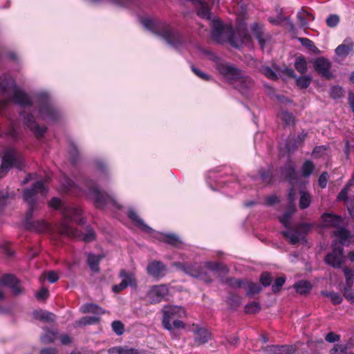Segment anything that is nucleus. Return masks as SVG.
<instances>
[{
    "label": "nucleus",
    "mask_w": 354,
    "mask_h": 354,
    "mask_svg": "<svg viewBox=\"0 0 354 354\" xmlns=\"http://www.w3.org/2000/svg\"><path fill=\"white\" fill-rule=\"evenodd\" d=\"M49 295L47 288H42L39 292L35 294V297L38 300H44L48 298Z\"/></svg>",
    "instance_id": "62"
},
{
    "label": "nucleus",
    "mask_w": 354,
    "mask_h": 354,
    "mask_svg": "<svg viewBox=\"0 0 354 354\" xmlns=\"http://www.w3.org/2000/svg\"><path fill=\"white\" fill-rule=\"evenodd\" d=\"M194 342L198 345L204 344L211 339V333L205 328L196 326L193 329Z\"/></svg>",
    "instance_id": "23"
},
{
    "label": "nucleus",
    "mask_w": 354,
    "mask_h": 354,
    "mask_svg": "<svg viewBox=\"0 0 354 354\" xmlns=\"http://www.w3.org/2000/svg\"><path fill=\"white\" fill-rule=\"evenodd\" d=\"M307 133L304 132V131L300 133L296 139L294 140L292 143L290 142H288L286 145V148L288 151H292L295 150L300 145L303 143V142L305 140V139L307 137Z\"/></svg>",
    "instance_id": "32"
},
{
    "label": "nucleus",
    "mask_w": 354,
    "mask_h": 354,
    "mask_svg": "<svg viewBox=\"0 0 354 354\" xmlns=\"http://www.w3.org/2000/svg\"><path fill=\"white\" fill-rule=\"evenodd\" d=\"M322 295L330 299L332 303L335 305L342 302V297L339 293L335 292L322 291Z\"/></svg>",
    "instance_id": "39"
},
{
    "label": "nucleus",
    "mask_w": 354,
    "mask_h": 354,
    "mask_svg": "<svg viewBox=\"0 0 354 354\" xmlns=\"http://www.w3.org/2000/svg\"><path fill=\"white\" fill-rule=\"evenodd\" d=\"M251 28L254 37L261 46V48L264 49L266 44L270 41L271 35L269 33L264 32L262 26L257 23L253 24Z\"/></svg>",
    "instance_id": "20"
},
{
    "label": "nucleus",
    "mask_w": 354,
    "mask_h": 354,
    "mask_svg": "<svg viewBox=\"0 0 354 354\" xmlns=\"http://www.w3.org/2000/svg\"><path fill=\"white\" fill-rule=\"evenodd\" d=\"M219 171L217 169H212L207 174V183L209 187L214 191L226 186L228 182L234 180V177H230V180H224V176L218 174Z\"/></svg>",
    "instance_id": "16"
},
{
    "label": "nucleus",
    "mask_w": 354,
    "mask_h": 354,
    "mask_svg": "<svg viewBox=\"0 0 354 354\" xmlns=\"http://www.w3.org/2000/svg\"><path fill=\"white\" fill-rule=\"evenodd\" d=\"M176 266L185 273L194 277L202 279L206 282H211L212 279L209 275L207 270H205L202 264L194 263H178Z\"/></svg>",
    "instance_id": "12"
},
{
    "label": "nucleus",
    "mask_w": 354,
    "mask_h": 354,
    "mask_svg": "<svg viewBox=\"0 0 354 354\" xmlns=\"http://www.w3.org/2000/svg\"><path fill=\"white\" fill-rule=\"evenodd\" d=\"M293 213V210H288L286 212L281 216L279 218L280 222L286 228L290 227V217Z\"/></svg>",
    "instance_id": "49"
},
{
    "label": "nucleus",
    "mask_w": 354,
    "mask_h": 354,
    "mask_svg": "<svg viewBox=\"0 0 354 354\" xmlns=\"http://www.w3.org/2000/svg\"><path fill=\"white\" fill-rule=\"evenodd\" d=\"M98 321L99 318L96 316H86L76 321L74 323V326L79 327L82 326L91 325L97 323Z\"/></svg>",
    "instance_id": "34"
},
{
    "label": "nucleus",
    "mask_w": 354,
    "mask_h": 354,
    "mask_svg": "<svg viewBox=\"0 0 354 354\" xmlns=\"http://www.w3.org/2000/svg\"><path fill=\"white\" fill-rule=\"evenodd\" d=\"M82 313H102V309L97 305L93 304H86L83 305L80 308Z\"/></svg>",
    "instance_id": "44"
},
{
    "label": "nucleus",
    "mask_w": 354,
    "mask_h": 354,
    "mask_svg": "<svg viewBox=\"0 0 354 354\" xmlns=\"http://www.w3.org/2000/svg\"><path fill=\"white\" fill-rule=\"evenodd\" d=\"M339 22V18L337 15H330L326 19V24L330 28L336 27Z\"/></svg>",
    "instance_id": "54"
},
{
    "label": "nucleus",
    "mask_w": 354,
    "mask_h": 354,
    "mask_svg": "<svg viewBox=\"0 0 354 354\" xmlns=\"http://www.w3.org/2000/svg\"><path fill=\"white\" fill-rule=\"evenodd\" d=\"M279 117L281 120L286 125H291L295 123V118L293 115L288 111H283L280 113Z\"/></svg>",
    "instance_id": "47"
},
{
    "label": "nucleus",
    "mask_w": 354,
    "mask_h": 354,
    "mask_svg": "<svg viewBox=\"0 0 354 354\" xmlns=\"http://www.w3.org/2000/svg\"><path fill=\"white\" fill-rule=\"evenodd\" d=\"M333 234L339 239V243L335 241L333 244L332 252L326 256L324 261L332 267L338 268L342 266L345 259L343 245L348 241L350 232L348 230L341 227L335 230Z\"/></svg>",
    "instance_id": "9"
},
{
    "label": "nucleus",
    "mask_w": 354,
    "mask_h": 354,
    "mask_svg": "<svg viewBox=\"0 0 354 354\" xmlns=\"http://www.w3.org/2000/svg\"><path fill=\"white\" fill-rule=\"evenodd\" d=\"M185 310L181 306H170L164 308L162 325L166 330L170 331L173 338L178 337V334L174 330V328H185V324L179 319L185 317Z\"/></svg>",
    "instance_id": "10"
},
{
    "label": "nucleus",
    "mask_w": 354,
    "mask_h": 354,
    "mask_svg": "<svg viewBox=\"0 0 354 354\" xmlns=\"http://www.w3.org/2000/svg\"><path fill=\"white\" fill-rule=\"evenodd\" d=\"M47 192L48 189L44 186V183L41 180L37 181L31 187L24 191L23 198L28 205V209L24 222V225L26 230L39 233H44L51 230L50 225L44 220L31 221L37 202V194H40L42 196H44Z\"/></svg>",
    "instance_id": "4"
},
{
    "label": "nucleus",
    "mask_w": 354,
    "mask_h": 354,
    "mask_svg": "<svg viewBox=\"0 0 354 354\" xmlns=\"http://www.w3.org/2000/svg\"><path fill=\"white\" fill-rule=\"evenodd\" d=\"M1 136L17 140L19 138V133L15 124L12 123L11 127L7 131H4Z\"/></svg>",
    "instance_id": "38"
},
{
    "label": "nucleus",
    "mask_w": 354,
    "mask_h": 354,
    "mask_svg": "<svg viewBox=\"0 0 354 354\" xmlns=\"http://www.w3.org/2000/svg\"><path fill=\"white\" fill-rule=\"evenodd\" d=\"M295 288L297 292L300 294H306L311 289L310 282L307 281H300L295 284Z\"/></svg>",
    "instance_id": "40"
},
{
    "label": "nucleus",
    "mask_w": 354,
    "mask_h": 354,
    "mask_svg": "<svg viewBox=\"0 0 354 354\" xmlns=\"http://www.w3.org/2000/svg\"><path fill=\"white\" fill-rule=\"evenodd\" d=\"M112 330L118 335H121L124 333V324L120 321H113L111 324Z\"/></svg>",
    "instance_id": "51"
},
{
    "label": "nucleus",
    "mask_w": 354,
    "mask_h": 354,
    "mask_svg": "<svg viewBox=\"0 0 354 354\" xmlns=\"http://www.w3.org/2000/svg\"><path fill=\"white\" fill-rule=\"evenodd\" d=\"M260 282L262 286L267 287L269 286L272 282V277L268 272H263L260 277Z\"/></svg>",
    "instance_id": "59"
},
{
    "label": "nucleus",
    "mask_w": 354,
    "mask_h": 354,
    "mask_svg": "<svg viewBox=\"0 0 354 354\" xmlns=\"http://www.w3.org/2000/svg\"><path fill=\"white\" fill-rule=\"evenodd\" d=\"M298 40L299 41V42L301 43V44L303 46H305V47H306L307 48H308V49H310L311 50H314L316 48V47L314 45V43L313 42V41H311L310 39H309L308 38H306V37H299Z\"/></svg>",
    "instance_id": "57"
},
{
    "label": "nucleus",
    "mask_w": 354,
    "mask_h": 354,
    "mask_svg": "<svg viewBox=\"0 0 354 354\" xmlns=\"http://www.w3.org/2000/svg\"><path fill=\"white\" fill-rule=\"evenodd\" d=\"M140 22L146 29L161 37L168 45L176 50L180 52L183 48H186L188 38L169 24L149 17L141 19Z\"/></svg>",
    "instance_id": "5"
},
{
    "label": "nucleus",
    "mask_w": 354,
    "mask_h": 354,
    "mask_svg": "<svg viewBox=\"0 0 354 354\" xmlns=\"http://www.w3.org/2000/svg\"><path fill=\"white\" fill-rule=\"evenodd\" d=\"M33 318L45 322H54L55 319V315L50 312L39 310H35L32 313Z\"/></svg>",
    "instance_id": "28"
},
{
    "label": "nucleus",
    "mask_w": 354,
    "mask_h": 354,
    "mask_svg": "<svg viewBox=\"0 0 354 354\" xmlns=\"http://www.w3.org/2000/svg\"><path fill=\"white\" fill-rule=\"evenodd\" d=\"M77 181L82 183L83 187H80L73 180L64 176L62 182L63 189L66 192H71L79 195V192H83L86 196L93 201L95 206L98 209H103L109 205L119 207L114 196L101 192L92 180L82 178Z\"/></svg>",
    "instance_id": "3"
},
{
    "label": "nucleus",
    "mask_w": 354,
    "mask_h": 354,
    "mask_svg": "<svg viewBox=\"0 0 354 354\" xmlns=\"http://www.w3.org/2000/svg\"><path fill=\"white\" fill-rule=\"evenodd\" d=\"M282 235L289 240L292 245L298 243L302 239L303 235L297 230L289 227L286 230L281 232Z\"/></svg>",
    "instance_id": "25"
},
{
    "label": "nucleus",
    "mask_w": 354,
    "mask_h": 354,
    "mask_svg": "<svg viewBox=\"0 0 354 354\" xmlns=\"http://www.w3.org/2000/svg\"><path fill=\"white\" fill-rule=\"evenodd\" d=\"M20 116L23 118L24 125L32 131L37 138H41L44 136L46 131V127L38 125L32 113L28 114L24 111L21 113Z\"/></svg>",
    "instance_id": "17"
},
{
    "label": "nucleus",
    "mask_w": 354,
    "mask_h": 354,
    "mask_svg": "<svg viewBox=\"0 0 354 354\" xmlns=\"http://www.w3.org/2000/svg\"><path fill=\"white\" fill-rule=\"evenodd\" d=\"M146 270L149 276L156 280H160L166 275L167 267L162 261L154 260L148 263Z\"/></svg>",
    "instance_id": "18"
},
{
    "label": "nucleus",
    "mask_w": 354,
    "mask_h": 354,
    "mask_svg": "<svg viewBox=\"0 0 354 354\" xmlns=\"http://www.w3.org/2000/svg\"><path fill=\"white\" fill-rule=\"evenodd\" d=\"M203 53L214 61L216 70L228 83L234 85V87L245 97H250V90L253 85V81L250 77L245 75L239 68L218 57L210 51L205 50Z\"/></svg>",
    "instance_id": "2"
},
{
    "label": "nucleus",
    "mask_w": 354,
    "mask_h": 354,
    "mask_svg": "<svg viewBox=\"0 0 354 354\" xmlns=\"http://www.w3.org/2000/svg\"><path fill=\"white\" fill-rule=\"evenodd\" d=\"M37 116L46 122H55L61 117V113L54 104L48 93L41 91L35 95Z\"/></svg>",
    "instance_id": "8"
},
{
    "label": "nucleus",
    "mask_w": 354,
    "mask_h": 354,
    "mask_svg": "<svg viewBox=\"0 0 354 354\" xmlns=\"http://www.w3.org/2000/svg\"><path fill=\"white\" fill-rule=\"evenodd\" d=\"M162 236V241L169 245H171L175 247H180L182 245V241L180 239L176 234L168 233L165 234H161Z\"/></svg>",
    "instance_id": "33"
},
{
    "label": "nucleus",
    "mask_w": 354,
    "mask_h": 354,
    "mask_svg": "<svg viewBox=\"0 0 354 354\" xmlns=\"http://www.w3.org/2000/svg\"><path fill=\"white\" fill-rule=\"evenodd\" d=\"M343 88L339 86H333L330 88V95L333 99H339L343 96Z\"/></svg>",
    "instance_id": "50"
},
{
    "label": "nucleus",
    "mask_w": 354,
    "mask_h": 354,
    "mask_svg": "<svg viewBox=\"0 0 354 354\" xmlns=\"http://www.w3.org/2000/svg\"><path fill=\"white\" fill-rule=\"evenodd\" d=\"M216 0H201L197 3V14L203 19H209L211 17L210 9L208 3L214 4Z\"/></svg>",
    "instance_id": "24"
},
{
    "label": "nucleus",
    "mask_w": 354,
    "mask_h": 354,
    "mask_svg": "<svg viewBox=\"0 0 354 354\" xmlns=\"http://www.w3.org/2000/svg\"><path fill=\"white\" fill-rule=\"evenodd\" d=\"M295 68L301 74L306 73L307 63L304 56H299L296 58L295 62Z\"/></svg>",
    "instance_id": "36"
},
{
    "label": "nucleus",
    "mask_w": 354,
    "mask_h": 354,
    "mask_svg": "<svg viewBox=\"0 0 354 354\" xmlns=\"http://www.w3.org/2000/svg\"><path fill=\"white\" fill-rule=\"evenodd\" d=\"M128 216L134 225L141 230L148 233L154 232L153 230L148 226L133 209H129Z\"/></svg>",
    "instance_id": "22"
},
{
    "label": "nucleus",
    "mask_w": 354,
    "mask_h": 354,
    "mask_svg": "<svg viewBox=\"0 0 354 354\" xmlns=\"http://www.w3.org/2000/svg\"><path fill=\"white\" fill-rule=\"evenodd\" d=\"M343 272L346 278L345 286L348 287L349 288H352L353 284L354 271L348 268H344L343 269Z\"/></svg>",
    "instance_id": "43"
},
{
    "label": "nucleus",
    "mask_w": 354,
    "mask_h": 354,
    "mask_svg": "<svg viewBox=\"0 0 354 354\" xmlns=\"http://www.w3.org/2000/svg\"><path fill=\"white\" fill-rule=\"evenodd\" d=\"M300 194L299 206L301 209H306L310 205L311 197L309 194L304 191H301Z\"/></svg>",
    "instance_id": "42"
},
{
    "label": "nucleus",
    "mask_w": 354,
    "mask_h": 354,
    "mask_svg": "<svg viewBox=\"0 0 354 354\" xmlns=\"http://www.w3.org/2000/svg\"><path fill=\"white\" fill-rule=\"evenodd\" d=\"M118 277L121 281L112 286V291L118 293L130 287L133 289L138 288V282L136 275L133 272L128 271L125 269H121L118 273Z\"/></svg>",
    "instance_id": "13"
},
{
    "label": "nucleus",
    "mask_w": 354,
    "mask_h": 354,
    "mask_svg": "<svg viewBox=\"0 0 354 354\" xmlns=\"http://www.w3.org/2000/svg\"><path fill=\"white\" fill-rule=\"evenodd\" d=\"M288 17H284L281 15H278L276 18L269 17L268 21L270 24L278 26L281 24L283 21L288 20Z\"/></svg>",
    "instance_id": "61"
},
{
    "label": "nucleus",
    "mask_w": 354,
    "mask_h": 354,
    "mask_svg": "<svg viewBox=\"0 0 354 354\" xmlns=\"http://www.w3.org/2000/svg\"><path fill=\"white\" fill-rule=\"evenodd\" d=\"M212 37L218 44L228 43L232 46L238 48L248 37V33L243 32V38L237 37V32L228 24H224L221 20L214 19L211 23Z\"/></svg>",
    "instance_id": "7"
},
{
    "label": "nucleus",
    "mask_w": 354,
    "mask_h": 354,
    "mask_svg": "<svg viewBox=\"0 0 354 354\" xmlns=\"http://www.w3.org/2000/svg\"><path fill=\"white\" fill-rule=\"evenodd\" d=\"M347 346L343 344H336L333 349L332 354H348L347 353ZM349 353L348 354H350Z\"/></svg>",
    "instance_id": "60"
},
{
    "label": "nucleus",
    "mask_w": 354,
    "mask_h": 354,
    "mask_svg": "<svg viewBox=\"0 0 354 354\" xmlns=\"http://www.w3.org/2000/svg\"><path fill=\"white\" fill-rule=\"evenodd\" d=\"M297 19L299 20V25L301 28H308V22L313 21L315 17L308 11L302 8L297 15Z\"/></svg>",
    "instance_id": "27"
},
{
    "label": "nucleus",
    "mask_w": 354,
    "mask_h": 354,
    "mask_svg": "<svg viewBox=\"0 0 354 354\" xmlns=\"http://www.w3.org/2000/svg\"><path fill=\"white\" fill-rule=\"evenodd\" d=\"M49 206L55 209H59L63 219L55 225V230L62 236L83 240L84 242H91L95 239V233L91 227H87L84 234L71 225V222H76L79 225H84L85 219L81 216L82 209L78 207L65 205L57 197L49 201Z\"/></svg>",
    "instance_id": "1"
},
{
    "label": "nucleus",
    "mask_w": 354,
    "mask_h": 354,
    "mask_svg": "<svg viewBox=\"0 0 354 354\" xmlns=\"http://www.w3.org/2000/svg\"><path fill=\"white\" fill-rule=\"evenodd\" d=\"M294 351V348L292 346L287 345H271L266 347V352L268 354H292Z\"/></svg>",
    "instance_id": "26"
},
{
    "label": "nucleus",
    "mask_w": 354,
    "mask_h": 354,
    "mask_svg": "<svg viewBox=\"0 0 354 354\" xmlns=\"http://www.w3.org/2000/svg\"><path fill=\"white\" fill-rule=\"evenodd\" d=\"M169 294V288L165 284L154 285L149 288L147 297L151 304H158L164 300Z\"/></svg>",
    "instance_id": "15"
},
{
    "label": "nucleus",
    "mask_w": 354,
    "mask_h": 354,
    "mask_svg": "<svg viewBox=\"0 0 354 354\" xmlns=\"http://www.w3.org/2000/svg\"><path fill=\"white\" fill-rule=\"evenodd\" d=\"M102 258L103 257L100 255H95L91 253L88 254L87 263L92 271L99 272V263Z\"/></svg>",
    "instance_id": "31"
},
{
    "label": "nucleus",
    "mask_w": 354,
    "mask_h": 354,
    "mask_svg": "<svg viewBox=\"0 0 354 354\" xmlns=\"http://www.w3.org/2000/svg\"><path fill=\"white\" fill-rule=\"evenodd\" d=\"M315 169L314 164L310 160H306L301 167V175L304 177H308Z\"/></svg>",
    "instance_id": "41"
},
{
    "label": "nucleus",
    "mask_w": 354,
    "mask_h": 354,
    "mask_svg": "<svg viewBox=\"0 0 354 354\" xmlns=\"http://www.w3.org/2000/svg\"><path fill=\"white\" fill-rule=\"evenodd\" d=\"M223 265L217 262L207 261L205 263L204 268L205 270H209L214 272L219 271L222 269Z\"/></svg>",
    "instance_id": "52"
},
{
    "label": "nucleus",
    "mask_w": 354,
    "mask_h": 354,
    "mask_svg": "<svg viewBox=\"0 0 354 354\" xmlns=\"http://www.w3.org/2000/svg\"><path fill=\"white\" fill-rule=\"evenodd\" d=\"M344 295L348 301L354 300V292L352 288H349L348 287L345 286L344 288Z\"/></svg>",
    "instance_id": "64"
},
{
    "label": "nucleus",
    "mask_w": 354,
    "mask_h": 354,
    "mask_svg": "<svg viewBox=\"0 0 354 354\" xmlns=\"http://www.w3.org/2000/svg\"><path fill=\"white\" fill-rule=\"evenodd\" d=\"M261 309V306L258 302L253 301L245 306V312L247 314L258 313Z\"/></svg>",
    "instance_id": "48"
},
{
    "label": "nucleus",
    "mask_w": 354,
    "mask_h": 354,
    "mask_svg": "<svg viewBox=\"0 0 354 354\" xmlns=\"http://www.w3.org/2000/svg\"><path fill=\"white\" fill-rule=\"evenodd\" d=\"M260 173V178L262 181H263L266 183H270L272 180V173L270 170L264 171L261 170L259 171Z\"/></svg>",
    "instance_id": "58"
},
{
    "label": "nucleus",
    "mask_w": 354,
    "mask_h": 354,
    "mask_svg": "<svg viewBox=\"0 0 354 354\" xmlns=\"http://www.w3.org/2000/svg\"><path fill=\"white\" fill-rule=\"evenodd\" d=\"M55 336L56 332L47 330L45 334L41 337V339L44 343H50L54 341Z\"/></svg>",
    "instance_id": "53"
},
{
    "label": "nucleus",
    "mask_w": 354,
    "mask_h": 354,
    "mask_svg": "<svg viewBox=\"0 0 354 354\" xmlns=\"http://www.w3.org/2000/svg\"><path fill=\"white\" fill-rule=\"evenodd\" d=\"M286 278L283 277H280L276 279L274 283L272 286V290L274 292H278L282 286L285 283Z\"/></svg>",
    "instance_id": "55"
},
{
    "label": "nucleus",
    "mask_w": 354,
    "mask_h": 354,
    "mask_svg": "<svg viewBox=\"0 0 354 354\" xmlns=\"http://www.w3.org/2000/svg\"><path fill=\"white\" fill-rule=\"evenodd\" d=\"M324 225L327 227H337L342 223V218L339 216L326 213L322 216Z\"/></svg>",
    "instance_id": "29"
},
{
    "label": "nucleus",
    "mask_w": 354,
    "mask_h": 354,
    "mask_svg": "<svg viewBox=\"0 0 354 354\" xmlns=\"http://www.w3.org/2000/svg\"><path fill=\"white\" fill-rule=\"evenodd\" d=\"M296 84L297 86L301 88L304 89L308 88L312 81V78L310 75H303L295 77Z\"/></svg>",
    "instance_id": "37"
},
{
    "label": "nucleus",
    "mask_w": 354,
    "mask_h": 354,
    "mask_svg": "<svg viewBox=\"0 0 354 354\" xmlns=\"http://www.w3.org/2000/svg\"><path fill=\"white\" fill-rule=\"evenodd\" d=\"M24 166V161L21 153L15 148L8 147L4 149L1 158L0 178L4 177L13 167L22 170Z\"/></svg>",
    "instance_id": "11"
},
{
    "label": "nucleus",
    "mask_w": 354,
    "mask_h": 354,
    "mask_svg": "<svg viewBox=\"0 0 354 354\" xmlns=\"http://www.w3.org/2000/svg\"><path fill=\"white\" fill-rule=\"evenodd\" d=\"M353 47L354 44L352 42L347 44H340L336 48L335 53L339 57H346L353 51Z\"/></svg>",
    "instance_id": "30"
},
{
    "label": "nucleus",
    "mask_w": 354,
    "mask_h": 354,
    "mask_svg": "<svg viewBox=\"0 0 354 354\" xmlns=\"http://www.w3.org/2000/svg\"><path fill=\"white\" fill-rule=\"evenodd\" d=\"M229 304L234 308L241 304V299L238 295H230L227 297Z\"/></svg>",
    "instance_id": "56"
},
{
    "label": "nucleus",
    "mask_w": 354,
    "mask_h": 354,
    "mask_svg": "<svg viewBox=\"0 0 354 354\" xmlns=\"http://www.w3.org/2000/svg\"><path fill=\"white\" fill-rule=\"evenodd\" d=\"M313 67L322 76L328 79L332 77L331 62L329 59L323 57H318L314 61Z\"/></svg>",
    "instance_id": "19"
},
{
    "label": "nucleus",
    "mask_w": 354,
    "mask_h": 354,
    "mask_svg": "<svg viewBox=\"0 0 354 354\" xmlns=\"http://www.w3.org/2000/svg\"><path fill=\"white\" fill-rule=\"evenodd\" d=\"M245 288L248 295L258 294L261 290V288L259 285L252 282H246Z\"/></svg>",
    "instance_id": "45"
},
{
    "label": "nucleus",
    "mask_w": 354,
    "mask_h": 354,
    "mask_svg": "<svg viewBox=\"0 0 354 354\" xmlns=\"http://www.w3.org/2000/svg\"><path fill=\"white\" fill-rule=\"evenodd\" d=\"M108 354H138L137 350L122 346H115L108 350Z\"/></svg>",
    "instance_id": "35"
},
{
    "label": "nucleus",
    "mask_w": 354,
    "mask_h": 354,
    "mask_svg": "<svg viewBox=\"0 0 354 354\" xmlns=\"http://www.w3.org/2000/svg\"><path fill=\"white\" fill-rule=\"evenodd\" d=\"M2 286H8L15 296L19 295L23 292V289L20 286V281L13 274H6L0 279V300H3L5 298L4 293L1 289Z\"/></svg>",
    "instance_id": "14"
},
{
    "label": "nucleus",
    "mask_w": 354,
    "mask_h": 354,
    "mask_svg": "<svg viewBox=\"0 0 354 354\" xmlns=\"http://www.w3.org/2000/svg\"><path fill=\"white\" fill-rule=\"evenodd\" d=\"M281 175L288 180L291 185L295 184L297 180V174L295 170V165L292 161H288L283 167L281 169Z\"/></svg>",
    "instance_id": "21"
},
{
    "label": "nucleus",
    "mask_w": 354,
    "mask_h": 354,
    "mask_svg": "<svg viewBox=\"0 0 354 354\" xmlns=\"http://www.w3.org/2000/svg\"><path fill=\"white\" fill-rule=\"evenodd\" d=\"M260 71L266 77L272 80H276L278 79V75H277V73L269 66H262L260 68Z\"/></svg>",
    "instance_id": "46"
},
{
    "label": "nucleus",
    "mask_w": 354,
    "mask_h": 354,
    "mask_svg": "<svg viewBox=\"0 0 354 354\" xmlns=\"http://www.w3.org/2000/svg\"><path fill=\"white\" fill-rule=\"evenodd\" d=\"M349 188L348 186H344L341 192L339 193L337 196V199L339 201H346L348 200V194Z\"/></svg>",
    "instance_id": "63"
},
{
    "label": "nucleus",
    "mask_w": 354,
    "mask_h": 354,
    "mask_svg": "<svg viewBox=\"0 0 354 354\" xmlns=\"http://www.w3.org/2000/svg\"><path fill=\"white\" fill-rule=\"evenodd\" d=\"M0 109H3L10 102L24 107H30L32 102L30 96L17 86L15 80L9 74L0 77Z\"/></svg>",
    "instance_id": "6"
}]
</instances>
